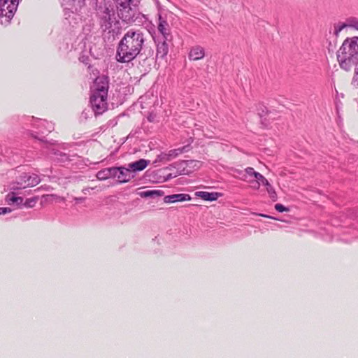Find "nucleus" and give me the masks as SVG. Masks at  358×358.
I'll list each match as a JSON object with an SVG mask.
<instances>
[{"mask_svg":"<svg viewBox=\"0 0 358 358\" xmlns=\"http://www.w3.org/2000/svg\"><path fill=\"white\" fill-rule=\"evenodd\" d=\"M144 42V34L140 29L128 30L118 43L116 60L120 63L134 60L141 52Z\"/></svg>","mask_w":358,"mask_h":358,"instance_id":"obj_1","label":"nucleus"},{"mask_svg":"<svg viewBox=\"0 0 358 358\" xmlns=\"http://www.w3.org/2000/svg\"><path fill=\"white\" fill-rule=\"evenodd\" d=\"M337 59L341 67L345 71L358 66V36L344 40L337 52Z\"/></svg>","mask_w":358,"mask_h":358,"instance_id":"obj_2","label":"nucleus"},{"mask_svg":"<svg viewBox=\"0 0 358 358\" xmlns=\"http://www.w3.org/2000/svg\"><path fill=\"white\" fill-rule=\"evenodd\" d=\"M90 103L95 115L103 114L108 110V95L92 93Z\"/></svg>","mask_w":358,"mask_h":358,"instance_id":"obj_3","label":"nucleus"},{"mask_svg":"<svg viewBox=\"0 0 358 358\" xmlns=\"http://www.w3.org/2000/svg\"><path fill=\"white\" fill-rule=\"evenodd\" d=\"M40 182L39 177L36 174L28 176L24 174L20 177V180L14 182L10 187V189L15 191L21 188H26L27 187H34Z\"/></svg>","mask_w":358,"mask_h":358,"instance_id":"obj_4","label":"nucleus"},{"mask_svg":"<svg viewBox=\"0 0 358 358\" xmlns=\"http://www.w3.org/2000/svg\"><path fill=\"white\" fill-rule=\"evenodd\" d=\"M19 0H0V16L10 19L17 10Z\"/></svg>","mask_w":358,"mask_h":358,"instance_id":"obj_5","label":"nucleus"},{"mask_svg":"<svg viewBox=\"0 0 358 358\" xmlns=\"http://www.w3.org/2000/svg\"><path fill=\"white\" fill-rule=\"evenodd\" d=\"M116 3L117 14L123 21H129L132 16L130 0H114Z\"/></svg>","mask_w":358,"mask_h":358,"instance_id":"obj_6","label":"nucleus"},{"mask_svg":"<svg viewBox=\"0 0 358 358\" xmlns=\"http://www.w3.org/2000/svg\"><path fill=\"white\" fill-rule=\"evenodd\" d=\"M93 87L92 93L108 95L109 88L108 78L106 76L96 78Z\"/></svg>","mask_w":358,"mask_h":358,"instance_id":"obj_7","label":"nucleus"},{"mask_svg":"<svg viewBox=\"0 0 358 358\" xmlns=\"http://www.w3.org/2000/svg\"><path fill=\"white\" fill-rule=\"evenodd\" d=\"M347 28H353L358 31V19L350 17L345 22L338 23L334 27V34L338 36L339 33Z\"/></svg>","mask_w":358,"mask_h":358,"instance_id":"obj_8","label":"nucleus"},{"mask_svg":"<svg viewBox=\"0 0 358 358\" xmlns=\"http://www.w3.org/2000/svg\"><path fill=\"white\" fill-rule=\"evenodd\" d=\"M191 199V196L187 194H177L164 196V201L166 203H172L190 201Z\"/></svg>","mask_w":358,"mask_h":358,"instance_id":"obj_9","label":"nucleus"},{"mask_svg":"<svg viewBox=\"0 0 358 358\" xmlns=\"http://www.w3.org/2000/svg\"><path fill=\"white\" fill-rule=\"evenodd\" d=\"M205 57L203 48L196 45L191 48L189 53V59L192 61L202 59Z\"/></svg>","mask_w":358,"mask_h":358,"instance_id":"obj_10","label":"nucleus"},{"mask_svg":"<svg viewBox=\"0 0 358 358\" xmlns=\"http://www.w3.org/2000/svg\"><path fill=\"white\" fill-rule=\"evenodd\" d=\"M114 16V11L113 8H110L109 7H106L105 10L101 16V20H103V25L105 26L106 29L110 28L113 23V17Z\"/></svg>","mask_w":358,"mask_h":358,"instance_id":"obj_11","label":"nucleus"},{"mask_svg":"<svg viewBox=\"0 0 358 358\" xmlns=\"http://www.w3.org/2000/svg\"><path fill=\"white\" fill-rule=\"evenodd\" d=\"M116 168H108L98 171L96 177L99 180H104L113 176H117Z\"/></svg>","mask_w":358,"mask_h":358,"instance_id":"obj_12","label":"nucleus"},{"mask_svg":"<svg viewBox=\"0 0 358 358\" xmlns=\"http://www.w3.org/2000/svg\"><path fill=\"white\" fill-rule=\"evenodd\" d=\"M159 16V23L157 25L158 31L164 36V37L167 39V37L170 34V28L169 23L167 21L162 18L161 14L158 15Z\"/></svg>","mask_w":358,"mask_h":358,"instance_id":"obj_13","label":"nucleus"},{"mask_svg":"<svg viewBox=\"0 0 358 358\" xmlns=\"http://www.w3.org/2000/svg\"><path fill=\"white\" fill-rule=\"evenodd\" d=\"M118 171H117V176L118 180L120 182H127L131 178V170L130 169L126 168H116Z\"/></svg>","mask_w":358,"mask_h":358,"instance_id":"obj_14","label":"nucleus"},{"mask_svg":"<svg viewBox=\"0 0 358 358\" xmlns=\"http://www.w3.org/2000/svg\"><path fill=\"white\" fill-rule=\"evenodd\" d=\"M149 163L150 161L145 160L144 159H141L138 161L129 164L128 166L131 171L136 172L141 171L145 169L149 164Z\"/></svg>","mask_w":358,"mask_h":358,"instance_id":"obj_15","label":"nucleus"},{"mask_svg":"<svg viewBox=\"0 0 358 358\" xmlns=\"http://www.w3.org/2000/svg\"><path fill=\"white\" fill-rule=\"evenodd\" d=\"M196 195L205 201H215L219 196L217 192H197Z\"/></svg>","mask_w":358,"mask_h":358,"instance_id":"obj_16","label":"nucleus"},{"mask_svg":"<svg viewBox=\"0 0 358 358\" xmlns=\"http://www.w3.org/2000/svg\"><path fill=\"white\" fill-rule=\"evenodd\" d=\"M186 147L179 148L177 149L171 150L167 154V159L171 160L176 158L178 156L183 153Z\"/></svg>","mask_w":358,"mask_h":358,"instance_id":"obj_17","label":"nucleus"},{"mask_svg":"<svg viewBox=\"0 0 358 358\" xmlns=\"http://www.w3.org/2000/svg\"><path fill=\"white\" fill-rule=\"evenodd\" d=\"M141 197L161 196L163 192L160 190H148L140 193Z\"/></svg>","mask_w":358,"mask_h":358,"instance_id":"obj_18","label":"nucleus"},{"mask_svg":"<svg viewBox=\"0 0 358 358\" xmlns=\"http://www.w3.org/2000/svg\"><path fill=\"white\" fill-rule=\"evenodd\" d=\"M17 200H20V203H22L23 199L15 196L13 192L8 194L6 197V201L10 205L17 202Z\"/></svg>","mask_w":358,"mask_h":358,"instance_id":"obj_19","label":"nucleus"},{"mask_svg":"<svg viewBox=\"0 0 358 358\" xmlns=\"http://www.w3.org/2000/svg\"><path fill=\"white\" fill-rule=\"evenodd\" d=\"M255 178L257 179V184L256 187L257 189L259 188L260 183L266 187L270 184L267 179L259 173L258 174H255Z\"/></svg>","mask_w":358,"mask_h":358,"instance_id":"obj_20","label":"nucleus"},{"mask_svg":"<svg viewBox=\"0 0 358 358\" xmlns=\"http://www.w3.org/2000/svg\"><path fill=\"white\" fill-rule=\"evenodd\" d=\"M245 174L243 175V180H247V175L250 176H254L255 178V174H258V172H256L253 168L252 167H248L245 169Z\"/></svg>","mask_w":358,"mask_h":358,"instance_id":"obj_21","label":"nucleus"},{"mask_svg":"<svg viewBox=\"0 0 358 358\" xmlns=\"http://www.w3.org/2000/svg\"><path fill=\"white\" fill-rule=\"evenodd\" d=\"M266 187V191H267L268 194H269L270 197L274 200L276 199L277 194H276V192H275L274 188L272 187V185L271 184H269Z\"/></svg>","mask_w":358,"mask_h":358,"instance_id":"obj_22","label":"nucleus"},{"mask_svg":"<svg viewBox=\"0 0 358 358\" xmlns=\"http://www.w3.org/2000/svg\"><path fill=\"white\" fill-rule=\"evenodd\" d=\"M37 202V198H30L27 199L24 202V206L28 208H32L34 207Z\"/></svg>","mask_w":358,"mask_h":358,"instance_id":"obj_23","label":"nucleus"},{"mask_svg":"<svg viewBox=\"0 0 358 358\" xmlns=\"http://www.w3.org/2000/svg\"><path fill=\"white\" fill-rule=\"evenodd\" d=\"M275 209L278 211V212H280V213H282V212H287L289 211V209L287 208H286L285 206H284L281 203H277L275 205Z\"/></svg>","mask_w":358,"mask_h":358,"instance_id":"obj_24","label":"nucleus"},{"mask_svg":"<svg viewBox=\"0 0 358 358\" xmlns=\"http://www.w3.org/2000/svg\"><path fill=\"white\" fill-rule=\"evenodd\" d=\"M11 212V209L10 208H0V215H4L6 213H9Z\"/></svg>","mask_w":358,"mask_h":358,"instance_id":"obj_25","label":"nucleus"},{"mask_svg":"<svg viewBox=\"0 0 358 358\" xmlns=\"http://www.w3.org/2000/svg\"><path fill=\"white\" fill-rule=\"evenodd\" d=\"M47 196L55 198L57 201H64V198H62V197L58 196L55 194L47 195Z\"/></svg>","mask_w":358,"mask_h":358,"instance_id":"obj_26","label":"nucleus"},{"mask_svg":"<svg viewBox=\"0 0 358 358\" xmlns=\"http://www.w3.org/2000/svg\"><path fill=\"white\" fill-rule=\"evenodd\" d=\"M163 46L165 48V43H163ZM164 53L166 54L167 51L165 50V48L164 49Z\"/></svg>","mask_w":358,"mask_h":358,"instance_id":"obj_27","label":"nucleus"},{"mask_svg":"<svg viewBox=\"0 0 358 358\" xmlns=\"http://www.w3.org/2000/svg\"><path fill=\"white\" fill-rule=\"evenodd\" d=\"M61 156H62V157H65V159H67V157L66 156V155H65V154H64V155H61Z\"/></svg>","mask_w":358,"mask_h":358,"instance_id":"obj_28","label":"nucleus"},{"mask_svg":"<svg viewBox=\"0 0 358 358\" xmlns=\"http://www.w3.org/2000/svg\"><path fill=\"white\" fill-rule=\"evenodd\" d=\"M17 204H21L22 203H20V200H17V202H16Z\"/></svg>","mask_w":358,"mask_h":358,"instance_id":"obj_29","label":"nucleus"},{"mask_svg":"<svg viewBox=\"0 0 358 358\" xmlns=\"http://www.w3.org/2000/svg\"><path fill=\"white\" fill-rule=\"evenodd\" d=\"M261 216H262V217H267V216H266V215H261Z\"/></svg>","mask_w":358,"mask_h":358,"instance_id":"obj_30","label":"nucleus"}]
</instances>
